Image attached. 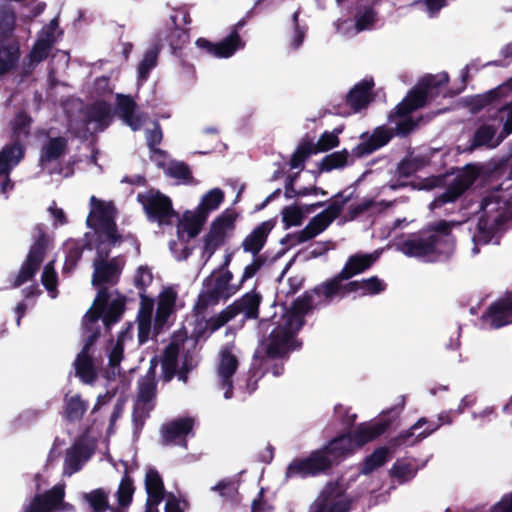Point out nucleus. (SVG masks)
Here are the masks:
<instances>
[{
  "label": "nucleus",
  "mask_w": 512,
  "mask_h": 512,
  "mask_svg": "<svg viewBox=\"0 0 512 512\" xmlns=\"http://www.w3.org/2000/svg\"><path fill=\"white\" fill-rule=\"evenodd\" d=\"M482 320L493 329H500L512 324V291L493 301L482 314Z\"/></svg>",
  "instance_id": "nucleus-15"
},
{
  "label": "nucleus",
  "mask_w": 512,
  "mask_h": 512,
  "mask_svg": "<svg viewBox=\"0 0 512 512\" xmlns=\"http://www.w3.org/2000/svg\"><path fill=\"white\" fill-rule=\"evenodd\" d=\"M136 108L137 104L130 95H116V114L134 131L141 126L140 117L135 115Z\"/></svg>",
  "instance_id": "nucleus-30"
},
{
  "label": "nucleus",
  "mask_w": 512,
  "mask_h": 512,
  "mask_svg": "<svg viewBox=\"0 0 512 512\" xmlns=\"http://www.w3.org/2000/svg\"><path fill=\"white\" fill-rule=\"evenodd\" d=\"M428 96L427 92L418 83L404 98L417 110L425 106Z\"/></svg>",
  "instance_id": "nucleus-58"
},
{
  "label": "nucleus",
  "mask_w": 512,
  "mask_h": 512,
  "mask_svg": "<svg viewBox=\"0 0 512 512\" xmlns=\"http://www.w3.org/2000/svg\"><path fill=\"white\" fill-rule=\"evenodd\" d=\"M179 348L176 344L170 343L164 349L159 359L162 367L161 379L164 383H169L176 375L178 369Z\"/></svg>",
  "instance_id": "nucleus-38"
},
{
  "label": "nucleus",
  "mask_w": 512,
  "mask_h": 512,
  "mask_svg": "<svg viewBox=\"0 0 512 512\" xmlns=\"http://www.w3.org/2000/svg\"><path fill=\"white\" fill-rule=\"evenodd\" d=\"M20 59V42H0V76L13 71Z\"/></svg>",
  "instance_id": "nucleus-33"
},
{
  "label": "nucleus",
  "mask_w": 512,
  "mask_h": 512,
  "mask_svg": "<svg viewBox=\"0 0 512 512\" xmlns=\"http://www.w3.org/2000/svg\"><path fill=\"white\" fill-rule=\"evenodd\" d=\"M393 420L387 417H383L375 422L361 423L352 433V437L357 447L377 439L384 434L391 426Z\"/></svg>",
  "instance_id": "nucleus-24"
},
{
  "label": "nucleus",
  "mask_w": 512,
  "mask_h": 512,
  "mask_svg": "<svg viewBox=\"0 0 512 512\" xmlns=\"http://www.w3.org/2000/svg\"><path fill=\"white\" fill-rule=\"evenodd\" d=\"M449 81V76L446 72L438 75H427L423 77L419 84L427 92L429 96H438L440 89L445 86Z\"/></svg>",
  "instance_id": "nucleus-49"
},
{
  "label": "nucleus",
  "mask_w": 512,
  "mask_h": 512,
  "mask_svg": "<svg viewBox=\"0 0 512 512\" xmlns=\"http://www.w3.org/2000/svg\"><path fill=\"white\" fill-rule=\"evenodd\" d=\"M41 282L48 292L56 290L58 278L57 273L54 270L53 261L45 265L41 275Z\"/></svg>",
  "instance_id": "nucleus-60"
},
{
  "label": "nucleus",
  "mask_w": 512,
  "mask_h": 512,
  "mask_svg": "<svg viewBox=\"0 0 512 512\" xmlns=\"http://www.w3.org/2000/svg\"><path fill=\"white\" fill-rule=\"evenodd\" d=\"M319 234L320 232L308 223L302 230L298 231L297 233L293 235H286L285 238L281 241V243L284 244L286 239L293 237L296 239L297 244H301L313 239Z\"/></svg>",
  "instance_id": "nucleus-62"
},
{
  "label": "nucleus",
  "mask_w": 512,
  "mask_h": 512,
  "mask_svg": "<svg viewBox=\"0 0 512 512\" xmlns=\"http://www.w3.org/2000/svg\"><path fill=\"white\" fill-rule=\"evenodd\" d=\"M153 275L148 266H140L134 277V283L140 293L145 294L146 288L152 283Z\"/></svg>",
  "instance_id": "nucleus-59"
},
{
  "label": "nucleus",
  "mask_w": 512,
  "mask_h": 512,
  "mask_svg": "<svg viewBox=\"0 0 512 512\" xmlns=\"http://www.w3.org/2000/svg\"><path fill=\"white\" fill-rule=\"evenodd\" d=\"M111 116V105L106 101H96L91 105L88 111V118L101 125H107Z\"/></svg>",
  "instance_id": "nucleus-50"
},
{
  "label": "nucleus",
  "mask_w": 512,
  "mask_h": 512,
  "mask_svg": "<svg viewBox=\"0 0 512 512\" xmlns=\"http://www.w3.org/2000/svg\"><path fill=\"white\" fill-rule=\"evenodd\" d=\"M426 423H428V419L426 417L419 418L408 429L391 438L388 441L387 447L394 452L401 447H411L420 443L422 439H418V434H415V431L423 427Z\"/></svg>",
  "instance_id": "nucleus-34"
},
{
  "label": "nucleus",
  "mask_w": 512,
  "mask_h": 512,
  "mask_svg": "<svg viewBox=\"0 0 512 512\" xmlns=\"http://www.w3.org/2000/svg\"><path fill=\"white\" fill-rule=\"evenodd\" d=\"M126 299L125 297H118L111 301L103 313V324L107 330L111 329V326L119 322L125 311Z\"/></svg>",
  "instance_id": "nucleus-46"
},
{
  "label": "nucleus",
  "mask_w": 512,
  "mask_h": 512,
  "mask_svg": "<svg viewBox=\"0 0 512 512\" xmlns=\"http://www.w3.org/2000/svg\"><path fill=\"white\" fill-rule=\"evenodd\" d=\"M261 302V294L255 290H251L228 305V308L234 318L239 314H243L244 320H256L259 317Z\"/></svg>",
  "instance_id": "nucleus-25"
},
{
  "label": "nucleus",
  "mask_w": 512,
  "mask_h": 512,
  "mask_svg": "<svg viewBox=\"0 0 512 512\" xmlns=\"http://www.w3.org/2000/svg\"><path fill=\"white\" fill-rule=\"evenodd\" d=\"M157 398V382L137 381V395L134 406L154 409Z\"/></svg>",
  "instance_id": "nucleus-44"
},
{
  "label": "nucleus",
  "mask_w": 512,
  "mask_h": 512,
  "mask_svg": "<svg viewBox=\"0 0 512 512\" xmlns=\"http://www.w3.org/2000/svg\"><path fill=\"white\" fill-rule=\"evenodd\" d=\"M233 273L230 270L222 272L216 277H208L205 280L207 289L198 296L196 308L206 310L209 306L216 305L220 300H227L240 290L239 285H230Z\"/></svg>",
  "instance_id": "nucleus-8"
},
{
  "label": "nucleus",
  "mask_w": 512,
  "mask_h": 512,
  "mask_svg": "<svg viewBox=\"0 0 512 512\" xmlns=\"http://www.w3.org/2000/svg\"><path fill=\"white\" fill-rule=\"evenodd\" d=\"M83 499L88 504L91 512H119V508L109 505L108 493L102 488L84 493Z\"/></svg>",
  "instance_id": "nucleus-42"
},
{
  "label": "nucleus",
  "mask_w": 512,
  "mask_h": 512,
  "mask_svg": "<svg viewBox=\"0 0 512 512\" xmlns=\"http://www.w3.org/2000/svg\"><path fill=\"white\" fill-rule=\"evenodd\" d=\"M176 300L177 293L173 288H166L160 293L153 327L156 335H158L167 324L169 317L174 311Z\"/></svg>",
  "instance_id": "nucleus-28"
},
{
  "label": "nucleus",
  "mask_w": 512,
  "mask_h": 512,
  "mask_svg": "<svg viewBox=\"0 0 512 512\" xmlns=\"http://www.w3.org/2000/svg\"><path fill=\"white\" fill-rule=\"evenodd\" d=\"M348 482H327L311 506V512H350L360 495L347 493Z\"/></svg>",
  "instance_id": "nucleus-4"
},
{
  "label": "nucleus",
  "mask_w": 512,
  "mask_h": 512,
  "mask_svg": "<svg viewBox=\"0 0 512 512\" xmlns=\"http://www.w3.org/2000/svg\"><path fill=\"white\" fill-rule=\"evenodd\" d=\"M147 500L146 503L159 506L165 497L164 482H145Z\"/></svg>",
  "instance_id": "nucleus-56"
},
{
  "label": "nucleus",
  "mask_w": 512,
  "mask_h": 512,
  "mask_svg": "<svg viewBox=\"0 0 512 512\" xmlns=\"http://www.w3.org/2000/svg\"><path fill=\"white\" fill-rule=\"evenodd\" d=\"M245 20L242 19L236 24L234 29L224 40L213 43L206 38L200 37L196 40V46L204 50L207 54L217 58L231 57L241 45V37L237 31L238 28L243 27Z\"/></svg>",
  "instance_id": "nucleus-14"
},
{
  "label": "nucleus",
  "mask_w": 512,
  "mask_h": 512,
  "mask_svg": "<svg viewBox=\"0 0 512 512\" xmlns=\"http://www.w3.org/2000/svg\"><path fill=\"white\" fill-rule=\"evenodd\" d=\"M137 201L143 206L149 221L159 225H170L172 218L177 216L171 199L159 190L150 189L137 195Z\"/></svg>",
  "instance_id": "nucleus-7"
},
{
  "label": "nucleus",
  "mask_w": 512,
  "mask_h": 512,
  "mask_svg": "<svg viewBox=\"0 0 512 512\" xmlns=\"http://www.w3.org/2000/svg\"><path fill=\"white\" fill-rule=\"evenodd\" d=\"M68 149V140L65 137H51L41 147L39 162L41 165L49 164L61 158Z\"/></svg>",
  "instance_id": "nucleus-35"
},
{
  "label": "nucleus",
  "mask_w": 512,
  "mask_h": 512,
  "mask_svg": "<svg viewBox=\"0 0 512 512\" xmlns=\"http://www.w3.org/2000/svg\"><path fill=\"white\" fill-rule=\"evenodd\" d=\"M207 218L204 216V213H200L198 210L195 214H192L190 212H186L183 215L182 220L179 222L177 226V234L178 238L181 241H184L183 239V233H187V240L195 238L198 236V234L201 232L203 225L205 224Z\"/></svg>",
  "instance_id": "nucleus-32"
},
{
  "label": "nucleus",
  "mask_w": 512,
  "mask_h": 512,
  "mask_svg": "<svg viewBox=\"0 0 512 512\" xmlns=\"http://www.w3.org/2000/svg\"><path fill=\"white\" fill-rule=\"evenodd\" d=\"M386 288L387 284L377 276L362 280H350L340 288L337 298L343 299L350 294H355V297L375 296L384 292Z\"/></svg>",
  "instance_id": "nucleus-17"
},
{
  "label": "nucleus",
  "mask_w": 512,
  "mask_h": 512,
  "mask_svg": "<svg viewBox=\"0 0 512 512\" xmlns=\"http://www.w3.org/2000/svg\"><path fill=\"white\" fill-rule=\"evenodd\" d=\"M224 201V192L220 188H214L208 191L201 199L198 206V211L204 213L207 218L208 214L216 210L220 204Z\"/></svg>",
  "instance_id": "nucleus-48"
},
{
  "label": "nucleus",
  "mask_w": 512,
  "mask_h": 512,
  "mask_svg": "<svg viewBox=\"0 0 512 512\" xmlns=\"http://www.w3.org/2000/svg\"><path fill=\"white\" fill-rule=\"evenodd\" d=\"M281 215L285 229L300 226L305 218L303 209L296 204L283 207Z\"/></svg>",
  "instance_id": "nucleus-51"
},
{
  "label": "nucleus",
  "mask_w": 512,
  "mask_h": 512,
  "mask_svg": "<svg viewBox=\"0 0 512 512\" xmlns=\"http://www.w3.org/2000/svg\"><path fill=\"white\" fill-rule=\"evenodd\" d=\"M348 197L332 201L325 210L314 216L308 223L322 233L342 212Z\"/></svg>",
  "instance_id": "nucleus-36"
},
{
  "label": "nucleus",
  "mask_w": 512,
  "mask_h": 512,
  "mask_svg": "<svg viewBox=\"0 0 512 512\" xmlns=\"http://www.w3.org/2000/svg\"><path fill=\"white\" fill-rule=\"evenodd\" d=\"M482 174V167L477 164H467L463 168L458 169L452 180L448 181L449 173L441 174L431 179L429 188L442 187L446 185L443 193L435 197L431 203L432 208H441L447 203H455L460 199L466 191H468L475 181Z\"/></svg>",
  "instance_id": "nucleus-3"
},
{
  "label": "nucleus",
  "mask_w": 512,
  "mask_h": 512,
  "mask_svg": "<svg viewBox=\"0 0 512 512\" xmlns=\"http://www.w3.org/2000/svg\"><path fill=\"white\" fill-rule=\"evenodd\" d=\"M96 449V439L86 435L78 437L72 446L66 449L63 476L71 477L79 472L95 454Z\"/></svg>",
  "instance_id": "nucleus-9"
},
{
  "label": "nucleus",
  "mask_w": 512,
  "mask_h": 512,
  "mask_svg": "<svg viewBox=\"0 0 512 512\" xmlns=\"http://www.w3.org/2000/svg\"><path fill=\"white\" fill-rule=\"evenodd\" d=\"M332 468L331 461L322 449L312 451L307 457L295 458L286 469V477H316Z\"/></svg>",
  "instance_id": "nucleus-10"
},
{
  "label": "nucleus",
  "mask_w": 512,
  "mask_h": 512,
  "mask_svg": "<svg viewBox=\"0 0 512 512\" xmlns=\"http://www.w3.org/2000/svg\"><path fill=\"white\" fill-rule=\"evenodd\" d=\"M17 15L8 6L0 7V42L19 41L15 35Z\"/></svg>",
  "instance_id": "nucleus-39"
},
{
  "label": "nucleus",
  "mask_w": 512,
  "mask_h": 512,
  "mask_svg": "<svg viewBox=\"0 0 512 512\" xmlns=\"http://www.w3.org/2000/svg\"><path fill=\"white\" fill-rule=\"evenodd\" d=\"M65 417L70 422L80 421L86 413L89 403L83 400L79 394L65 396Z\"/></svg>",
  "instance_id": "nucleus-45"
},
{
  "label": "nucleus",
  "mask_w": 512,
  "mask_h": 512,
  "mask_svg": "<svg viewBox=\"0 0 512 512\" xmlns=\"http://www.w3.org/2000/svg\"><path fill=\"white\" fill-rule=\"evenodd\" d=\"M389 451L390 449L387 446L376 448L364 459L361 472L367 475L383 466L388 460Z\"/></svg>",
  "instance_id": "nucleus-47"
},
{
  "label": "nucleus",
  "mask_w": 512,
  "mask_h": 512,
  "mask_svg": "<svg viewBox=\"0 0 512 512\" xmlns=\"http://www.w3.org/2000/svg\"><path fill=\"white\" fill-rule=\"evenodd\" d=\"M323 282L316 285L314 288L305 291L302 296L295 299L292 303L291 311L286 316L285 320H291V322L299 321L301 327L304 324L303 317L314 309H320L332 303L337 296L328 298L323 293L321 286Z\"/></svg>",
  "instance_id": "nucleus-11"
},
{
  "label": "nucleus",
  "mask_w": 512,
  "mask_h": 512,
  "mask_svg": "<svg viewBox=\"0 0 512 512\" xmlns=\"http://www.w3.org/2000/svg\"><path fill=\"white\" fill-rule=\"evenodd\" d=\"M266 261V256H253L252 262L244 268L238 283L239 287L241 288L246 281L253 278L265 265Z\"/></svg>",
  "instance_id": "nucleus-57"
},
{
  "label": "nucleus",
  "mask_w": 512,
  "mask_h": 512,
  "mask_svg": "<svg viewBox=\"0 0 512 512\" xmlns=\"http://www.w3.org/2000/svg\"><path fill=\"white\" fill-rule=\"evenodd\" d=\"M32 118L26 112H18L12 123V139L11 144H7L0 151V175L6 174L13 166L17 165L24 157V150L20 143L21 136L28 137L30 135V126Z\"/></svg>",
  "instance_id": "nucleus-6"
},
{
  "label": "nucleus",
  "mask_w": 512,
  "mask_h": 512,
  "mask_svg": "<svg viewBox=\"0 0 512 512\" xmlns=\"http://www.w3.org/2000/svg\"><path fill=\"white\" fill-rule=\"evenodd\" d=\"M76 376L84 384H93L97 379L93 358L90 354L79 352L74 361Z\"/></svg>",
  "instance_id": "nucleus-40"
},
{
  "label": "nucleus",
  "mask_w": 512,
  "mask_h": 512,
  "mask_svg": "<svg viewBox=\"0 0 512 512\" xmlns=\"http://www.w3.org/2000/svg\"><path fill=\"white\" fill-rule=\"evenodd\" d=\"M394 136V131L385 126L376 127L371 135L363 133L360 136L361 142L351 150L353 158H362L387 145Z\"/></svg>",
  "instance_id": "nucleus-16"
},
{
  "label": "nucleus",
  "mask_w": 512,
  "mask_h": 512,
  "mask_svg": "<svg viewBox=\"0 0 512 512\" xmlns=\"http://www.w3.org/2000/svg\"><path fill=\"white\" fill-rule=\"evenodd\" d=\"M491 202L484 199L481 203L483 210L482 214L478 217L476 225V233L473 236V242L476 245H487L495 237L497 232L507 223L509 217L505 211L497 213L495 216L489 214L487 210Z\"/></svg>",
  "instance_id": "nucleus-13"
},
{
  "label": "nucleus",
  "mask_w": 512,
  "mask_h": 512,
  "mask_svg": "<svg viewBox=\"0 0 512 512\" xmlns=\"http://www.w3.org/2000/svg\"><path fill=\"white\" fill-rule=\"evenodd\" d=\"M378 256L374 254L355 253L351 255L341 271L333 277L323 281L321 286L326 297L331 298L340 293V288L353 277L370 269Z\"/></svg>",
  "instance_id": "nucleus-5"
},
{
  "label": "nucleus",
  "mask_w": 512,
  "mask_h": 512,
  "mask_svg": "<svg viewBox=\"0 0 512 512\" xmlns=\"http://www.w3.org/2000/svg\"><path fill=\"white\" fill-rule=\"evenodd\" d=\"M162 48L163 44H160V40L155 41L152 47L144 53L143 59L138 64V79L140 81H146L149 78L151 70L157 66Z\"/></svg>",
  "instance_id": "nucleus-43"
},
{
  "label": "nucleus",
  "mask_w": 512,
  "mask_h": 512,
  "mask_svg": "<svg viewBox=\"0 0 512 512\" xmlns=\"http://www.w3.org/2000/svg\"><path fill=\"white\" fill-rule=\"evenodd\" d=\"M93 267L92 285L94 287L105 284H116L122 271L117 258L110 260H94Z\"/></svg>",
  "instance_id": "nucleus-23"
},
{
  "label": "nucleus",
  "mask_w": 512,
  "mask_h": 512,
  "mask_svg": "<svg viewBox=\"0 0 512 512\" xmlns=\"http://www.w3.org/2000/svg\"><path fill=\"white\" fill-rule=\"evenodd\" d=\"M453 225L447 220H440L429 226L428 230L412 235L402 243V252L415 258H427L452 252L455 239Z\"/></svg>",
  "instance_id": "nucleus-1"
},
{
  "label": "nucleus",
  "mask_w": 512,
  "mask_h": 512,
  "mask_svg": "<svg viewBox=\"0 0 512 512\" xmlns=\"http://www.w3.org/2000/svg\"><path fill=\"white\" fill-rule=\"evenodd\" d=\"M503 121V116L495 117L491 119L489 122H485L479 125L473 135L472 145L474 147H482L486 146L489 148H495L499 144H496L498 141L497 132L501 127Z\"/></svg>",
  "instance_id": "nucleus-29"
},
{
  "label": "nucleus",
  "mask_w": 512,
  "mask_h": 512,
  "mask_svg": "<svg viewBox=\"0 0 512 512\" xmlns=\"http://www.w3.org/2000/svg\"><path fill=\"white\" fill-rule=\"evenodd\" d=\"M354 159L351 156V153L347 149H342L340 151H336L330 153L322 158V160L317 165V174H322L325 172H330L334 169H342L347 165H352L354 163Z\"/></svg>",
  "instance_id": "nucleus-37"
},
{
  "label": "nucleus",
  "mask_w": 512,
  "mask_h": 512,
  "mask_svg": "<svg viewBox=\"0 0 512 512\" xmlns=\"http://www.w3.org/2000/svg\"><path fill=\"white\" fill-rule=\"evenodd\" d=\"M36 236L33 244L31 245L27 257L42 264L46 251L50 244V237L45 231L43 224H37L35 226Z\"/></svg>",
  "instance_id": "nucleus-41"
},
{
  "label": "nucleus",
  "mask_w": 512,
  "mask_h": 512,
  "mask_svg": "<svg viewBox=\"0 0 512 512\" xmlns=\"http://www.w3.org/2000/svg\"><path fill=\"white\" fill-rule=\"evenodd\" d=\"M276 221L269 219L257 225L241 242V248L252 256H262L261 250L265 247L268 236L275 227Z\"/></svg>",
  "instance_id": "nucleus-20"
},
{
  "label": "nucleus",
  "mask_w": 512,
  "mask_h": 512,
  "mask_svg": "<svg viewBox=\"0 0 512 512\" xmlns=\"http://www.w3.org/2000/svg\"><path fill=\"white\" fill-rule=\"evenodd\" d=\"M171 26H167L163 30H159L156 34L155 41L160 40V44L162 42H167L171 53L173 55H178V52H183L184 47L190 41L189 29L181 28L177 24V17L171 16Z\"/></svg>",
  "instance_id": "nucleus-18"
},
{
  "label": "nucleus",
  "mask_w": 512,
  "mask_h": 512,
  "mask_svg": "<svg viewBox=\"0 0 512 512\" xmlns=\"http://www.w3.org/2000/svg\"><path fill=\"white\" fill-rule=\"evenodd\" d=\"M90 202L93 209L86 220L88 227L98 232V228L115 223L109 206L105 205L103 201L98 200L95 196L91 197Z\"/></svg>",
  "instance_id": "nucleus-31"
},
{
  "label": "nucleus",
  "mask_w": 512,
  "mask_h": 512,
  "mask_svg": "<svg viewBox=\"0 0 512 512\" xmlns=\"http://www.w3.org/2000/svg\"><path fill=\"white\" fill-rule=\"evenodd\" d=\"M376 13L372 7L366 8L362 13L356 15L355 27L358 31L368 29L375 22Z\"/></svg>",
  "instance_id": "nucleus-64"
},
{
  "label": "nucleus",
  "mask_w": 512,
  "mask_h": 512,
  "mask_svg": "<svg viewBox=\"0 0 512 512\" xmlns=\"http://www.w3.org/2000/svg\"><path fill=\"white\" fill-rule=\"evenodd\" d=\"M374 87L373 79H363L355 84L345 96L346 104L353 113H358L365 109L372 101V89Z\"/></svg>",
  "instance_id": "nucleus-22"
},
{
  "label": "nucleus",
  "mask_w": 512,
  "mask_h": 512,
  "mask_svg": "<svg viewBox=\"0 0 512 512\" xmlns=\"http://www.w3.org/2000/svg\"><path fill=\"white\" fill-rule=\"evenodd\" d=\"M166 174L172 178L180 179L185 182L192 180L190 167L184 162L172 161L166 169Z\"/></svg>",
  "instance_id": "nucleus-55"
},
{
  "label": "nucleus",
  "mask_w": 512,
  "mask_h": 512,
  "mask_svg": "<svg viewBox=\"0 0 512 512\" xmlns=\"http://www.w3.org/2000/svg\"><path fill=\"white\" fill-rule=\"evenodd\" d=\"M391 472L394 477L398 478L399 480H403L405 478L414 477L416 470L414 465L411 463L397 461L392 466Z\"/></svg>",
  "instance_id": "nucleus-63"
},
{
  "label": "nucleus",
  "mask_w": 512,
  "mask_h": 512,
  "mask_svg": "<svg viewBox=\"0 0 512 512\" xmlns=\"http://www.w3.org/2000/svg\"><path fill=\"white\" fill-rule=\"evenodd\" d=\"M95 233L96 237L102 235V239H104L107 243L111 242L112 245H116L122 241V236L118 233L116 222L98 228V232Z\"/></svg>",
  "instance_id": "nucleus-61"
},
{
  "label": "nucleus",
  "mask_w": 512,
  "mask_h": 512,
  "mask_svg": "<svg viewBox=\"0 0 512 512\" xmlns=\"http://www.w3.org/2000/svg\"><path fill=\"white\" fill-rule=\"evenodd\" d=\"M236 217V214L226 210L212 221L208 233L204 236L202 257H206V261L224 244L226 232L234 228Z\"/></svg>",
  "instance_id": "nucleus-12"
},
{
  "label": "nucleus",
  "mask_w": 512,
  "mask_h": 512,
  "mask_svg": "<svg viewBox=\"0 0 512 512\" xmlns=\"http://www.w3.org/2000/svg\"><path fill=\"white\" fill-rule=\"evenodd\" d=\"M64 486L55 485L44 494L36 495L24 512H52L64 499Z\"/></svg>",
  "instance_id": "nucleus-27"
},
{
  "label": "nucleus",
  "mask_w": 512,
  "mask_h": 512,
  "mask_svg": "<svg viewBox=\"0 0 512 512\" xmlns=\"http://www.w3.org/2000/svg\"><path fill=\"white\" fill-rule=\"evenodd\" d=\"M41 264L33 259L30 260L29 257H26L25 261L21 265V268L13 282V287L17 288L23 285L24 283L30 281L37 271L39 270Z\"/></svg>",
  "instance_id": "nucleus-52"
},
{
  "label": "nucleus",
  "mask_w": 512,
  "mask_h": 512,
  "mask_svg": "<svg viewBox=\"0 0 512 512\" xmlns=\"http://www.w3.org/2000/svg\"><path fill=\"white\" fill-rule=\"evenodd\" d=\"M356 444L352 433H346L334 437L326 443L321 449L325 456L331 461V465L336 466L354 451Z\"/></svg>",
  "instance_id": "nucleus-21"
},
{
  "label": "nucleus",
  "mask_w": 512,
  "mask_h": 512,
  "mask_svg": "<svg viewBox=\"0 0 512 512\" xmlns=\"http://www.w3.org/2000/svg\"><path fill=\"white\" fill-rule=\"evenodd\" d=\"M301 329L299 321L285 320L282 324L276 326L269 336L262 341V349H257L253 355L254 360L263 363L266 359H284L289 353L299 349L302 342L295 336Z\"/></svg>",
  "instance_id": "nucleus-2"
},
{
  "label": "nucleus",
  "mask_w": 512,
  "mask_h": 512,
  "mask_svg": "<svg viewBox=\"0 0 512 512\" xmlns=\"http://www.w3.org/2000/svg\"><path fill=\"white\" fill-rule=\"evenodd\" d=\"M239 366L237 357L229 348L220 352V359L217 366V373L222 389H225L224 397L230 399L233 395V376Z\"/></svg>",
  "instance_id": "nucleus-19"
},
{
  "label": "nucleus",
  "mask_w": 512,
  "mask_h": 512,
  "mask_svg": "<svg viewBox=\"0 0 512 512\" xmlns=\"http://www.w3.org/2000/svg\"><path fill=\"white\" fill-rule=\"evenodd\" d=\"M194 420L190 417L177 418L162 425L160 429L163 445L175 444L190 434L193 430Z\"/></svg>",
  "instance_id": "nucleus-26"
},
{
  "label": "nucleus",
  "mask_w": 512,
  "mask_h": 512,
  "mask_svg": "<svg viewBox=\"0 0 512 512\" xmlns=\"http://www.w3.org/2000/svg\"><path fill=\"white\" fill-rule=\"evenodd\" d=\"M134 482H120L118 490L116 492V498L118 502L119 510L121 508H128L133 500V495L135 492V487L133 486Z\"/></svg>",
  "instance_id": "nucleus-54"
},
{
  "label": "nucleus",
  "mask_w": 512,
  "mask_h": 512,
  "mask_svg": "<svg viewBox=\"0 0 512 512\" xmlns=\"http://www.w3.org/2000/svg\"><path fill=\"white\" fill-rule=\"evenodd\" d=\"M341 131H324L314 145L318 153L330 151L340 145L338 134Z\"/></svg>",
  "instance_id": "nucleus-53"
}]
</instances>
